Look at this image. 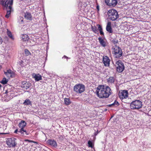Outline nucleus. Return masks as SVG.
<instances>
[{
    "label": "nucleus",
    "instance_id": "nucleus-4",
    "mask_svg": "<svg viewBox=\"0 0 151 151\" xmlns=\"http://www.w3.org/2000/svg\"><path fill=\"white\" fill-rule=\"evenodd\" d=\"M108 14L110 19L113 21L116 20L119 17L117 12L114 9L109 10L108 12Z\"/></svg>",
    "mask_w": 151,
    "mask_h": 151
},
{
    "label": "nucleus",
    "instance_id": "nucleus-30",
    "mask_svg": "<svg viewBox=\"0 0 151 151\" xmlns=\"http://www.w3.org/2000/svg\"><path fill=\"white\" fill-rule=\"evenodd\" d=\"M25 54L27 56L31 55V53L27 49H25L24 50Z\"/></svg>",
    "mask_w": 151,
    "mask_h": 151
},
{
    "label": "nucleus",
    "instance_id": "nucleus-27",
    "mask_svg": "<svg viewBox=\"0 0 151 151\" xmlns=\"http://www.w3.org/2000/svg\"><path fill=\"white\" fill-rule=\"evenodd\" d=\"M91 29L92 31L95 33H98V30L97 28V27L95 26H91Z\"/></svg>",
    "mask_w": 151,
    "mask_h": 151
},
{
    "label": "nucleus",
    "instance_id": "nucleus-12",
    "mask_svg": "<svg viewBox=\"0 0 151 151\" xmlns=\"http://www.w3.org/2000/svg\"><path fill=\"white\" fill-rule=\"evenodd\" d=\"M115 80L116 78L115 77L110 76L107 79V81L109 85H112L114 84Z\"/></svg>",
    "mask_w": 151,
    "mask_h": 151
},
{
    "label": "nucleus",
    "instance_id": "nucleus-24",
    "mask_svg": "<svg viewBox=\"0 0 151 151\" xmlns=\"http://www.w3.org/2000/svg\"><path fill=\"white\" fill-rule=\"evenodd\" d=\"M23 104L26 105H32L31 101L28 99H26L24 102Z\"/></svg>",
    "mask_w": 151,
    "mask_h": 151
},
{
    "label": "nucleus",
    "instance_id": "nucleus-16",
    "mask_svg": "<svg viewBox=\"0 0 151 151\" xmlns=\"http://www.w3.org/2000/svg\"><path fill=\"white\" fill-rule=\"evenodd\" d=\"M111 23L110 22H108L106 27V31L110 33H112L113 32V30L111 26Z\"/></svg>",
    "mask_w": 151,
    "mask_h": 151
},
{
    "label": "nucleus",
    "instance_id": "nucleus-18",
    "mask_svg": "<svg viewBox=\"0 0 151 151\" xmlns=\"http://www.w3.org/2000/svg\"><path fill=\"white\" fill-rule=\"evenodd\" d=\"M98 40H99V42L100 43V44L103 47H106L107 45L106 43L105 42L104 40L102 39L101 37H99L98 38Z\"/></svg>",
    "mask_w": 151,
    "mask_h": 151
},
{
    "label": "nucleus",
    "instance_id": "nucleus-33",
    "mask_svg": "<svg viewBox=\"0 0 151 151\" xmlns=\"http://www.w3.org/2000/svg\"><path fill=\"white\" fill-rule=\"evenodd\" d=\"M112 42H113L114 44H116L118 43V40L116 39H114L112 40Z\"/></svg>",
    "mask_w": 151,
    "mask_h": 151
},
{
    "label": "nucleus",
    "instance_id": "nucleus-22",
    "mask_svg": "<svg viewBox=\"0 0 151 151\" xmlns=\"http://www.w3.org/2000/svg\"><path fill=\"white\" fill-rule=\"evenodd\" d=\"M64 101L65 104L66 105H70L71 102L70 99L67 98L64 99Z\"/></svg>",
    "mask_w": 151,
    "mask_h": 151
},
{
    "label": "nucleus",
    "instance_id": "nucleus-20",
    "mask_svg": "<svg viewBox=\"0 0 151 151\" xmlns=\"http://www.w3.org/2000/svg\"><path fill=\"white\" fill-rule=\"evenodd\" d=\"M26 125V123L25 121L22 120L19 124V127L21 128H24Z\"/></svg>",
    "mask_w": 151,
    "mask_h": 151
},
{
    "label": "nucleus",
    "instance_id": "nucleus-40",
    "mask_svg": "<svg viewBox=\"0 0 151 151\" xmlns=\"http://www.w3.org/2000/svg\"><path fill=\"white\" fill-rule=\"evenodd\" d=\"M64 57L65 58H67V57L66 56H64Z\"/></svg>",
    "mask_w": 151,
    "mask_h": 151
},
{
    "label": "nucleus",
    "instance_id": "nucleus-7",
    "mask_svg": "<svg viewBox=\"0 0 151 151\" xmlns=\"http://www.w3.org/2000/svg\"><path fill=\"white\" fill-rule=\"evenodd\" d=\"M115 66L116 68L117 71L119 73L122 72L124 68V64L120 60L116 62Z\"/></svg>",
    "mask_w": 151,
    "mask_h": 151
},
{
    "label": "nucleus",
    "instance_id": "nucleus-25",
    "mask_svg": "<svg viewBox=\"0 0 151 151\" xmlns=\"http://www.w3.org/2000/svg\"><path fill=\"white\" fill-rule=\"evenodd\" d=\"M122 102H124L127 104H129L130 102H131V99L130 98H127L124 99L122 100Z\"/></svg>",
    "mask_w": 151,
    "mask_h": 151
},
{
    "label": "nucleus",
    "instance_id": "nucleus-39",
    "mask_svg": "<svg viewBox=\"0 0 151 151\" xmlns=\"http://www.w3.org/2000/svg\"><path fill=\"white\" fill-rule=\"evenodd\" d=\"M97 9H98V11L99 10V7L98 6H97Z\"/></svg>",
    "mask_w": 151,
    "mask_h": 151
},
{
    "label": "nucleus",
    "instance_id": "nucleus-2",
    "mask_svg": "<svg viewBox=\"0 0 151 151\" xmlns=\"http://www.w3.org/2000/svg\"><path fill=\"white\" fill-rule=\"evenodd\" d=\"M142 102L139 100H137L132 101L130 103V107L132 110H138L142 107Z\"/></svg>",
    "mask_w": 151,
    "mask_h": 151
},
{
    "label": "nucleus",
    "instance_id": "nucleus-23",
    "mask_svg": "<svg viewBox=\"0 0 151 151\" xmlns=\"http://www.w3.org/2000/svg\"><path fill=\"white\" fill-rule=\"evenodd\" d=\"M22 40L24 41H28L29 39V37L27 35L25 34L22 35Z\"/></svg>",
    "mask_w": 151,
    "mask_h": 151
},
{
    "label": "nucleus",
    "instance_id": "nucleus-31",
    "mask_svg": "<svg viewBox=\"0 0 151 151\" xmlns=\"http://www.w3.org/2000/svg\"><path fill=\"white\" fill-rule=\"evenodd\" d=\"M88 146L89 147H92L93 144L92 142L91 141H89L88 142Z\"/></svg>",
    "mask_w": 151,
    "mask_h": 151
},
{
    "label": "nucleus",
    "instance_id": "nucleus-1",
    "mask_svg": "<svg viewBox=\"0 0 151 151\" xmlns=\"http://www.w3.org/2000/svg\"><path fill=\"white\" fill-rule=\"evenodd\" d=\"M96 93L100 98H107L111 94V89L108 86L99 85L96 88Z\"/></svg>",
    "mask_w": 151,
    "mask_h": 151
},
{
    "label": "nucleus",
    "instance_id": "nucleus-11",
    "mask_svg": "<svg viewBox=\"0 0 151 151\" xmlns=\"http://www.w3.org/2000/svg\"><path fill=\"white\" fill-rule=\"evenodd\" d=\"M110 60L106 56H104L103 57V62L105 66H109L110 64Z\"/></svg>",
    "mask_w": 151,
    "mask_h": 151
},
{
    "label": "nucleus",
    "instance_id": "nucleus-29",
    "mask_svg": "<svg viewBox=\"0 0 151 151\" xmlns=\"http://www.w3.org/2000/svg\"><path fill=\"white\" fill-rule=\"evenodd\" d=\"M8 81L6 79V78H4L1 81V83H2L4 84H6L7 83Z\"/></svg>",
    "mask_w": 151,
    "mask_h": 151
},
{
    "label": "nucleus",
    "instance_id": "nucleus-36",
    "mask_svg": "<svg viewBox=\"0 0 151 151\" xmlns=\"http://www.w3.org/2000/svg\"><path fill=\"white\" fill-rule=\"evenodd\" d=\"M100 31V34L101 35H103L104 34V33L102 31V30H101Z\"/></svg>",
    "mask_w": 151,
    "mask_h": 151
},
{
    "label": "nucleus",
    "instance_id": "nucleus-8",
    "mask_svg": "<svg viewBox=\"0 0 151 151\" xmlns=\"http://www.w3.org/2000/svg\"><path fill=\"white\" fill-rule=\"evenodd\" d=\"M16 139L13 137L8 138L6 141V144L10 147H14L16 145Z\"/></svg>",
    "mask_w": 151,
    "mask_h": 151
},
{
    "label": "nucleus",
    "instance_id": "nucleus-41",
    "mask_svg": "<svg viewBox=\"0 0 151 151\" xmlns=\"http://www.w3.org/2000/svg\"><path fill=\"white\" fill-rule=\"evenodd\" d=\"M1 85L0 84V88L1 87Z\"/></svg>",
    "mask_w": 151,
    "mask_h": 151
},
{
    "label": "nucleus",
    "instance_id": "nucleus-21",
    "mask_svg": "<svg viewBox=\"0 0 151 151\" xmlns=\"http://www.w3.org/2000/svg\"><path fill=\"white\" fill-rule=\"evenodd\" d=\"M48 142L50 145L53 147H56L57 146V143L55 140H49Z\"/></svg>",
    "mask_w": 151,
    "mask_h": 151
},
{
    "label": "nucleus",
    "instance_id": "nucleus-6",
    "mask_svg": "<svg viewBox=\"0 0 151 151\" xmlns=\"http://www.w3.org/2000/svg\"><path fill=\"white\" fill-rule=\"evenodd\" d=\"M74 90L77 93H81L83 92L85 90V86L82 84L76 85L74 87Z\"/></svg>",
    "mask_w": 151,
    "mask_h": 151
},
{
    "label": "nucleus",
    "instance_id": "nucleus-15",
    "mask_svg": "<svg viewBox=\"0 0 151 151\" xmlns=\"http://www.w3.org/2000/svg\"><path fill=\"white\" fill-rule=\"evenodd\" d=\"M18 134L21 135L23 136L25 134L27 135L29 133L27 131L24 129V128H21L18 132Z\"/></svg>",
    "mask_w": 151,
    "mask_h": 151
},
{
    "label": "nucleus",
    "instance_id": "nucleus-3",
    "mask_svg": "<svg viewBox=\"0 0 151 151\" xmlns=\"http://www.w3.org/2000/svg\"><path fill=\"white\" fill-rule=\"evenodd\" d=\"M13 3V0H7L5 3V6L6 7L7 9L6 14L5 17L7 18H8L10 15Z\"/></svg>",
    "mask_w": 151,
    "mask_h": 151
},
{
    "label": "nucleus",
    "instance_id": "nucleus-5",
    "mask_svg": "<svg viewBox=\"0 0 151 151\" xmlns=\"http://www.w3.org/2000/svg\"><path fill=\"white\" fill-rule=\"evenodd\" d=\"M113 49L112 53L115 58H119L122 56V49L119 46L115 45L113 47Z\"/></svg>",
    "mask_w": 151,
    "mask_h": 151
},
{
    "label": "nucleus",
    "instance_id": "nucleus-9",
    "mask_svg": "<svg viewBox=\"0 0 151 151\" xmlns=\"http://www.w3.org/2000/svg\"><path fill=\"white\" fill-rule=\"evenodd\" d=\"M128 92L126 90H122L119 93V96L121 101L124 99H127L128 97Z\"/></svg>",
    "mask_w": 151,
    "mask_h": 151
},
{
    "label": "nucleus",
    "instance_id": "nucleus-35",
    "mask_svg": "<svg viewBox=\"0 0 151 151\" xmlns=\"http://www.w3.org/2000/svg\"><path fill=\"white\" fill-rule=\"evenodd\" d=\"M26 140L28 141L29 142H33V143H36L37 144L38 143L37 142H36L33 141H30V140Z\"/></svg>",
    "mask_w": 151,
    "mask_h": 151
},
{
    "label": "nucleus",
    "instance_id": "nucleus-32",
    "mask_svg": "<svg viewBox=\"0 0 151 151\" xmlns=\"http://www.w3.org/2000/svg\"><path fill=\"white\" fill-rule=\"evenodd\" d=\"M97 26L98 27V29L99 31L102 30V27L99 24H97Z\"/></svg>",
    "mask_w": 151,
    "mask_h": 151
},
{
    "label": "nucleus",
    "instance_id": "nucleus-19",
    "mask_svg": "<svg viewBox=\"0 0 151 151\" xmlns=\"http://www.w3.org/2000/svg\"><path fill=\"white\" fill-rule=\"evenodd\" d=\"M13 73V72L11 70L9 69L7 70L6 72H4V74L7 77L10 78L12 77Z\"/></svg>",
    "mask_w": 151,
    "mask_h": 151
},
{
    "label": "nucleus",
    "instance_id": "nucleus-17",
    "mask_svg": "<svg viewBox=\"0 0 151 151\" xmlns=\"http://www.w3.org/2000/svg\"><path fill=\"white\" fill-rule=\"evenodd\" d=\"M34 75L33 78L35 79L36 81H38L42 79V76L40 74H34Z\"/></svg>",
    "mask_w": 151,
    "mask_h": 151
},
{
    "label": "nucleus",
    "instance_id": "nucleus-14",
    "mask_svg": "<svg viewBox=\"0 0 151 151\" xmlns=\"http://www.w3.org/2000/svg\"><path fill=\"white\" fill-rule=\"evenodd\" d=\"M24 17L25 19L29 20H32V15L31 13L26 12L24 13Z\"/></svg>",
    "mask_w": 151,
    "mask_h": 151
},
{
    "label": "nucleus",
    "instance_id": "nucleus-34",
    "mask_svg": "<svg viewBox=\"0 0 151 151\" xmlns=\"http://www.w3.org/2000/svg\"><path fill=\"white\" fill-rule=\"evenodd\" d=\"M23 18L22 17H20V23H22L23 22Z\"/></svg>",
    "mask_w": 151,
    "mask_h": 151
},
{
    "label": "nucleus",
    "instance_id": "nucleus-10",
    "mask_svg": "<svg viewBox=\"0 0 151 151\" xmlns=\"http://www.w3.org/2000/svg\"><path fill=\"white\" fill-rule=\"evenodd\" d=\"M105 1L107 5L111 7L115 6L117 3V0H105Z\"/></svg>",
    "mask_w": 151,
    "mask_h": 151
},
{
    "label": "nucleus",
    "instance_id": "nucleus-26",
    "mask_svg": "<svg viewBox=\"0 0 151 151\" xmlns=\"http://www.w3.org/2000/svg\"><path fill=\"white\" fill-rule=\"evenodd\" d=\"M7 34L8 36L11 39H13V37L12 36L11 32L7 29Z\"/></svg>",
    "mask_w": 151,
    "mask_h": 151
},
{
    "label": "nucleus",
    "instance_id": "nucleus-38",
    "mask_svg": "<svg viewBox=\"0 0 151 151\" xmlns=\"http://www.w3.org/2000/svg\"><path fill=\"white\" fill-rule=\"evenodd\" d=\"M2 42V38L1 37H0V44Z\"/></svg>",
    "mask_w": 151,
    "mask_h": 151
},
{
    "label": "nucleus",
    "instance_id": "nucleus-28",
    "mask_svg": "<svg viewBox=\"0 0 151 151\" xmlns=\"http://www.w3.org/2000/svg\"><path fill=\"white\" fill-rule=\"evenodd\" d=\"M118 105V102L117 101H115L114 103L110 105H109V106L110 107L113 106L116 107Z\"/></svg>",
    "mask_w": 151,
    "mask_h": 151
},
{
    "label": "nucleus",
    "instance_id": "nucleus-37",
    "mask_svg": "<svg viewBox=\"0 0 151 151\" xmlns=\"http://www.w3.org/2000/svg\"><path fill=\"white\" fill-rule=\"evenodd\" d=\"M19 131H18V129H17L15 131L14 133L18 134V133H19Z\"/></svg>",
    "mask_w": 151,
    "mask_h": 151
},
{
    "label": "nucleus",
    "instance_id": "nucleus-13",
    "mask_svg": "<svg viewBox=\"0 0 151 151\" xmlns=\"http://www.w3.org/2000/svg\"><path fill=\"white\" fill-rule=\"evenodd\" d=\"M31 86V84L25 81L23 82L21 87L24 90H27Z\"/></svg>",
    "mask_w": 151,
    "mask_h": 151
}]
</instances>
